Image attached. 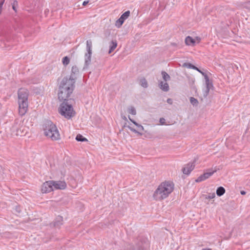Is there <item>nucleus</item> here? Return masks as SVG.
I'll list each match as a JSON object with an SVG mask.
<instances>
[{"instance_id": "obj_1", "label": "nucleus", "mask_w": 250, "mask_h": 250, "mask_svg": "<svg viewBox=\"0 0 250 250\" xmlns=\"http://www.w3.org/2000/svg\"><path fill=\"white\" fill-rule=\"evenodd\" d=\"M174 185L172 183L165 182L161 183L153 194L156 200H162L167 198L173 190Z\"/></svg>"}, {"instance_id": "obj_2", "label": "nucleus", "mask_w": 250, "mask_h": 250, "mask_svg": "<svg viewBox=\"0 0 250 250\" xmlns=\"http://www.w3.org/2000/svg\"><path fill=\"white\" fill-rule=\"evenodd\" d=\"M44 134L53 141L60 139V134L56 125L51 121H44L43 125Z\"/></svg>"}, {"instance_id": "obj_3", "label": "nucleus", "mask_w": 250, "mask_h": 250, "mask_svg": "<svg viewBox=\"0 0 250 250\" xmlns=\"http://www.w3.org/2000/svg\"><path fill=\"white\" fill-rule=\"evenodd\" d=\"M28 90L25 88H21L18 91V103L19 113L21 116L24 115L28 108Z\"/></svg>"}, {"instance_id": "obj_4", "label": "nucleus", "mask_w": 250, "mask_h": 250, "mask_svg": "<svg viewBox=\"0 0 250 250\" xmlns=\"http://www.w3.org/2000/svg\"><path fill=\"white\" fill-rule=\"evenodd\" d=\"M58 111L61 115L67 119H71L75 114L71 101H63L60 104Z\"/></svg>"}, {"instance_id": "obj_5", "label": "nucleus", "mask_w": 250, "mask_h": 250, "mask_svg": "<svg viewBox=\"0 0 250 250\" xmlns=\"http://www.w3.org/2000/svg\"><path fill=\"white\" fill-rule=\"evenodd\" d=\"M76 77L74 76H70L69 78L64 77L62 79L61 82L59 87L66 88V89L70 90H74L75 87Z\"/></svg>"}, {"instance_id": "obj_6", "label": "nucleus", "mask_w": 250, "mask_h": 250, "mask_svg": "<svg viewBox=\"0 0 250 250\" xmlns=\"http://www.w3.org/2000/svg\"><path fill=\"white\" fill-rule=\"evenodd\" d=\"M92 42L91 40L86 41V52L84 54V67H87L91 63L92 53Z\"/></svg>"}, {"instance_id": "obj_7", "label": "nucleus", "mask_w": 250, "mask_h": 250, "mask_svg": "<svg viewBox=\"0 0 250 250\" xmlns=\"http://www.w3.org/2000/svg\"><path fill=\"white\" fill-rule=\"evenodd\" d=\"M73 90L66 89V88L59 87L58 92V98L60 101H71V99H68L70 95L72 93Z\"/></svg>"}, {"instance_id": "obj_8", "label": "nucleus", "mask_w": 250, "mask_h": 250, "mask_svg": "<svg viewBox=\"0 0 250 250\" xmlns=\"http://www.w3.org/2000/svg\"><path fill=\"white\" fill-rule=\"evenodd\" d=\"M205 84L206 88L203 91V96L204 98H206L208 95L210 89L213 87L212 83L209 80V78L208 76H205Z\"/></svg>"}, {"instance_id": "obj_9", "label": "nucleus", "mask_w": 250, "mask_h": 250, "mask_svg": "<svg viewBox=\"0 0 250 250\" xmlns=\"http://www.w3.org/2000/svg\"><path fill=\"white\" fill-rule=\"evenodd\" d=\"M208 171L204 173L203 174L200 175L196 180V182H200L204 181L210 176H211L214 172H216L217 169L215 168L214 170L208 169Z\"/></svg>"}, {"instance_id": "obj_10", "label": "nucleus", "mask_w": 250, "mask_h": 250, "mask_svg": "<svg viewBox=\"0 0 250 250\" xmlns=\"http://www.w3.org/2000/svg\"><path fill=\"white\" fill-rule=\"evenodd\" d=\"M130 15V11H127L125 12L124 14H123L120 18L116 21L115 23V25L119 28L123 24L124 21L125 20L127 19Z\"/></svg>"}, {"instance_id": "obj_11", "label": "nucleus", "mask_w": 250, "mask_h": 250, "mask_svg": "<svg viewBox=\"0 0 250 250\" xmlns=\"http://www.w3.org/2000/svg\"><path fill=\"white\" fill-rule=\"evenodd\" d=\"M42 193H47L53 190V188L51 181H46L42 186Z\"/></svg>"}, {"instance_id": "obj_12", "label": "nucleus", "mask_w": 250, "mask_h": 250, "mask_svg": "<svg viewBox=\"0 0 250 250\" xmlns=\"http://www.w3.org/2000/svg\"><path fill=\"white\" fill-rule=\"evenodd\" d=\"M51 183L52 184L53 189H64L66 187V184L64 181H51Z\"/></svg>"}, {"instance_id": "obj_13", "label": "nucleus", "mask_w": 250, "mask_h": 250, "mask_svg": "<svg viewBox=\"0 0 250 250\" xmlns=\"http://www.w3.org/2000/svg\"><path fill=\"white\" fill-rule=\"evenodd\" d=\"M195 167L194 163L188 164L182 169L185 174L188 175Z\"/></svg>"}, {"instance_id": "obj_14", "label": "nucleus", "mask_w": 250, "mask_h": 250, "mask_svg": "<svg viewBox=\"0 0 250 250\" xmlns=\"http://www.w3.org/2000/svg\"><path fill=\"white\" fill-rule=\"evenodd\" d=\"M147 244H143L142 242L139 243L136 246L133 247L130 250H146Z\"/></svg>"}, {"instance_id": "obj_15", "label": "nucleus", "mask_w": 250, "mask_h": 250, "mask_svg": "<svg viewBox=\"0 0 250 250\" xmlns=\"http://www.w3.org/2000/svg\"><path fill=\"white\" fill-rule=\"evenodd\" d=\"M159 86L163 91L165 92L168 91L169 89V85L167 82L165 83L162 81L159 82Z\"/></svg>"}, {"instance_id": "obj_16", "label": "nucleus", "mask_w": 250, "mask_h": 250, "mask_svg": "<svg viewBox=\"0 0 250 250\" xmlns=\"http://www.w3.org/2000/svg\"><path fill=\"white\" fill-rule=\"evenodd\" d=\"M195 42V40L190 36H188L185 39V43L188 45H193Z\"/></svg>"}, {"instance_id": "obj_17", "label": "nucleus", "mask_w": 250, "mask_h": 250, "mask_svg": "<svg viewBox=\"0 0 250 250\" xmlns=\"http://www.w3.org/2000/svg\"><path fill=\"white\" fill-rule=\"evenodd\" d=\"M62 220H63V218L62 216H58L55 222H54V225L55 227H59L60 225H62Z\"/></svg>"}, {"instance_id": "obj_18", "label": "nucleus", "mask_w": 250, "mask_h": 250, "mask_svg": "<svg viewBox=\"0 0 250 250\" xmlns=\"http://www.w3.org/2000/svg\"><path fill=\"white\" fill-rule=\"evenodd\" d=\"M79 73V70L77 66H73L71 69V73L70 76H74L76 78V76L78 75Z\"/></svg>"}, {"instance_id": "obj_19", "label": "nucleus", "mask_w": 250, "mask_h": 250, "mask_svg": "<svg viewBox=\"0 0 250 250\" xmlns=\"http://www.w3.org/2000/svg\"><path fill=\"white\" fill-rule=\"evenodd\" d=\"M117 43L116 41H112L110 45V49L108 53H111L117 47Z\"/></svg>"}, {"instance_id": "obj_20", "label": "nucleus", "mask_w": 250, "mask_h": 250, "mask_svg": "<svg viewBox=\"0 0 250 250\" xmlns=\"http://www.w3.org/2000/svg\"><path fill=\"white\" fill-rule=\"evenodd\" d=\"M225 192V189L223 187H220L216 190V194L218 196L223 195Z\"/></svg>"}, {"instance_id": "obj_21", "label": "nucleus", "mask_w": 250, "mask_h": 250, "mask_svg": "<svg viewBox=\"0 0 250 250\" xmlns=\"http://www.w3.org/2000/svg\"><path fill=\"white\" fill-rule=\"evenodd\" d=\"M128 118L130 120V121L131 122H132L137 127V128H138V131L139 132L140 131H143L144 130V127L141 125H139L138 124V123H137L135 121L132 120L130 118V116H128Z\"/></svg>"}, {"instance_id": "obj_22", "label": "nucleus", "mask_w": 250, "mask_h": 250, "mask_svg": "<svg viewBox=\"0 0 250 250\" xmlns=\"http://www.w3.org/2000/svg\"><path fill=\"white\" fill-rule=\"evenodd\" d=\"M161 74L162 75L163 79L165 81L167 82L170 80V77L167 72H166L165 71H162Z\"/></svg>"}, {"instance_id": "obj_23", "label": "nucleus", "mask_w": 250, "mask_h": 250, "mask_svg": "<svg viewBox=\"0 0 250 250\" xmlns=\"http://www.w3.org/2000/svg\"><path fill=\"white\" fill-rule=\"evenodd\" d=\"M76 140L77 141L79 142H84V141H87V140L86 138L83 137L82 135L81 134H78L76 137Z\"/></svg>"}, {"instance_id": "obj_24", "label": "nucleus", "mask_w": 250, "mask_h": 250, "mask_svg": "<svg viewBox=\"0 0 250 250\" xmlns=\"http://www.w3.org/2000/svg\"><path fill=\"white\" fill-rule=\"evenodd\" d=\"M183 67H187L188 68L196 69L197 67L193 65L190 63L185 62L183 64Z\"/></svg>"}, {"instance_id": "obj_25", "label": "nucleus", "mask_w": 250, "mask_h": 250, "mask_svg": "<svg viewBox=\"0 0 250 250\" xmlns=\"http://www.w3.org/2000/svg\"><path fill=\"white\" fill-rule=\"evenodd\" d=\"M140 84L144 88H146L148 86L147 82L145 78L140 80Z\"/></svg>"}, {"instance_id": "obj_26", "label": "nucleus", "mask_w": 250, "mask_h": 250, "mask_svg": "<svg viewBox=\"0 0 250 250\" xmlns=\"http://www.w3.org/2000/svg\"><path fill=\"white\" fill-rule=\"evenodd\" d=\"M127 111L129 113L132 115H135L136 114V111L135 108L133 106H130L127 109Z\"/></svg>"}, {"instance_id": "obj_27", "label": "nucleus", "mask_w": 250, "mask_h": 250, "mask_svg": "<svg viewBox=\"0 0 250 250\" xmlns=\"http://www.w3.org/2000/svg\"><path fill=\"white\" fill-rule=\"evenodd\" d=\"M190 102L193 106H197L198 104V100L194 97L190 98Z\"/></svg>"}, {"instance_id": "obj_28", "label": "nucleus", "mask_w": 250, "mask_h": 250, "mask_svg": "<svg viewBox=\"0 0 250 250\" xmlns=\"http://www.w3.org/2000/svg\"><path fill=\"white\" fill-rule=\"evenodd\" d=\"M69 62H70V60L68 57L65 56L64 58H63L62 63L64 65H65V66L67 65V64H69Z\"/></svg>"}, {"instance_id": "obj_29", "label": "nucleus", "mask_w": 250, "mask_h": 250, "mask_svg": "<svg viewBox=\"0 0 250 250\" xmlns=\"http://www.w3.org/2000/svg\"><path fill=\"white\" fill-rule=\"evenodd\" d=\"M205 198L206 199H212L215 197V193H209L208 195H205Z\"/></svg>"}, {"instance_id": "obj_30", "label": "nucleus", "mask_w": 250, "mask_h": 250, "mask_svg": "<svg viewBox=\"0 0 250 250\" xmlns=\"http://www.w3.org/2000/svg\"><path fill=\"white\" fill-rule=\"evenodd\" d=\"M12 131L13 132H14L15 131H16V135H19V130H18V124H16L14 125L12 127Z\"/></svg>"}, {"instance_id": "obj_31", "label": "nucleus", "mask_w": 250, "mask_h": 250, "mask_svg": "<svg viewBox=\"0 0 250 250\" xmlns=\"http://www.w3.org/2000/svg\"><path fill=\"white\" fill-rule=\"evenodd\" d=\"M18 6V1L16 0H14L12 3V9L16 12L17 9L16 7Z\"/></svg>"}, {"instance_id": "obj_32", "label": "nucleus", "mask_w": 250, "mask_h": 250, "mask_svg": "<svg viewBox=\"0 0 250 250\" xmlns=\"http://www.w3.org/2000/svg\"><path fill=\"white\" fill-rule=\"evenodd\" d=\"M127 127L132 132H134V133H138L140 135H142V133H140V132H139L138 131H137L136 129L133 128V127L130 126H127Z\"/></svg>"}, {"instance_id": "obj_33", "label": "nucleus", "mask_w": 250, "mask_h": 250, "mask_svg": "<svg viewBox=\"0 0 250 250\" xmlns=\"http://www.w3.org/2000/svg\"><path fill=\"white\" fill-rule=\"evenodd\" d=\"M244 7L250 10V1L246 2L245 3Z\"/></svg>"}, {"instance_id": "obj_34", "label": "nucleus", "mask_w": 250, "mask_h": 250, "mask_svg": "<svg viewBox=\"0 0 250 250\" xmlns=\"http://www.w3.org/2000/svg\"><path fill=\"white\" fill-rule=\"evenodd\" d=\"M194 70H196L198 71L199 72H200L203 76H204V78H205V76H208L206 73L200 70L198 67H197L196 69H194Z\"/></svg>"}, {"instance_id": "obj_35", "label": "nucleus", "mask_w": 250, "mask_h": 250, "mask_svg": "<svg viewBox=\"0 0 250 250\" xmlns=\"http://www.w3.org/2000/svg\"><path fill=\"white\" fill-rule=\"evenodd\" d=\"M4 0H3L1 2H0V14L1 13L2 7V5L4 3Z\"/></svg>"}, {"instance_id": "obj_36", "label": "nucleus", "mask_w": 250, "mask_h": 250, "mask_svg": "<svg viewBox=\"0 0 250 250\" xmlns=\"http://www.w3.org/2000/svg\"><path fill=\"white\" fill-rule=\"evenodd\" d=\"M160 123L161 125H164L165 124V119L163 118L160 119Z\"/></svg>"}, {"instance_id": "obj_37", "label": "nucleus", "mask_w": 250, "mask_h": 250, "mask_svg": "<svg viewBox=\"0 0 250 250\" xmlns=\"http://www.w3.org/2000/svg\"><path fill=\"white\" fill-rule=\"evenodd\" d=\"M167 102L168 104H172V100L170 98H168L167 99Z\"/></svg>"}, {"instance_id": "obj_38", "label": "nucleus", "mask_w": 250, "mask_h": 250, "mask_svg": "<svg viewBox=\"0 0 250 250\" xmlns=\"http://www.w3.org/2000/svg\"><path fill=\"white\" fill-rule=\"evenodd\" d=\"M88 3V1H84L83 3V6H85Z\"/></svg>"}, {"instance_id": "obj_39", "label": "nucleus", "mask_w": 250, "mask_h": 250, "mask_svg": "<svg viewBox=\"0 0 250 250\" xmlns=\"http://www.w3.org/2000/svg\"><path fill=\"white\" fill-rule=\"evenodd\" d=\"M122 118L123 119H124L125 121H127V118L125 115H122Z\"/></svg>"}, {"instance_id": "obj_40", "label": "nucleus", "mask_w": 250, "mask_h": 250, "mask_svg": "<svg viewBox=\"0 0 250 250\" xmlns=\"http://www.w3.org/2000/svg\"><path fill=\"white\" fill-rule=\"evenodd\" d=\"M241 194L242 195H244V194H246V192H245V191H241Z\"/></svg>"}, {"instance_id": "obj_41", "label": "nucleus", "mask_w": 250, "mask_h": 250, "mask_svg": "<svg viewBox=\"0 0 250 250\" xmlns=\"http://www.w3.org/2000/svg\"><path fill=\"white\" fill-rule=\"evenodd\" d=\"M202 250H212L211 249H203Z\"/></svg>"}]
</instances>
